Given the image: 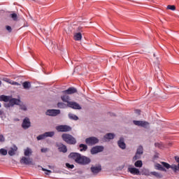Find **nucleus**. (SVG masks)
<instances>
[{"instance_id": "nucleus-21", "label": "nucleus", "mask_w": 179, "mask_h": 179, "mask_svg": "<svg viewBox=\"0 0 179 179\" xmlns=\"http://www.w3.org/2000/svg\"><path fill=\"white\" fill-rule=\"evenodd\" d=\"M150 175L151 176H154V177H156V178H163V174L159 173V172H156V171H152L150 172Z\"/></svg>"}, {"instance_id": "nucleus-48", "label": "nucleus", "mask_w": 179, "mask_h": 179, "mask_svg": "<svg viewBox=\"0 0 179 179\" xmlns=\"http://www.w3.org/2000/svg\"><path fill=\"white\" fill-rule=\"evenodd\" d=\"M2 85V81L0 80V86Z\"/></svg>"}, {"instance_id": "nucleus-33", "label": "nucleus", "mask_w": 179, "mask_h": 179, "mask_svg": "<svg viewBox=\"0 0 179 179\" xmlns=\"http://www.w3.org/2000/svg\"><path fill=\"white\" fill-rule=\"evenodd\" d=\"M141 159V155L136 152V155L133 157V162H136V160H139Z\"/></svg>"}, {"instance_id": "nucleus-44", "label": "nucleus", "mask_w": 179, "mask_h": 179, "mask_svg": "<svg viewBox=\"0 0 179 179\" xmlns=\"http://www.w3.org/2000/svg\"><path fill=\"white\" fill-rule=\"evenodd\" d=\"M43 171H47L48 173H52L50 170H47L44 168L42 169Z\"/></svg>"}, {"instance_id": "nucleus-18", "label": "nucleus", "mask_w": 179, "mask_h": 179, "mask_svg": "<svg viewBox=\"0 0 179 179\" xmlns=\"http://www.w3.org/2000/svg\"><path fill=\"white\" fill-rule=\"evenodd\" d=\"M117 145L119 148H120V149H122L123 150L127 148V144H125V142H124V140H122V139L117 141Z\"/></svg>"}, {"instance_id": "nucleus-39", "label": "nucleus", "mask_w": 179, "mask_h": 179, "mask_svg": "<svg viewBox=\"0 0 179 179\" xmlns=\"http://www.w3.org/2000/svg\"><path fill=\"white\" fill-rule=\"evenodd\" d=\"M3 82H6V83H10V82H11L12 80H10L9 78H3Z\"/></svg>"}, {"instance_id": "nucleus-4", "label": "nucleus", "mask_w": 179, "mask_h": 179, "mask_svg": "<svg viewBox=\"0 0 179 179\" xmlns=\"http://www.w3.org/2000/svg\"><path fill=\"white\" fill-rule=\"evenodd\" d=\"M55 135L54 131H47L43 134H41L36 137L37 141H42V139H45V138H52Z\"/></svg>"}, {"instance_id": "nucleus-30", "label": "nucleus", "mask_w": 179, "mask_h": 179, "mask_svg": "<svg viewBox=\"0 0 179 179\" xmlns=\"http://www.w3.org/2000/svg\"><path fill=\"white\" fill-rule=\"evenodd\" d=\"M134 166L135 167H142V166H143V163L142 162L141 160H138L134 163Z\"/></svg>"}, {"instance_id": "nucleus-37", "label": "nucleus", "mask_w": 179, "mask_h": 179, "mask_svg": "<svg viewBox=\"0 0 179 179\" xmlns=\"http://www.w3.org/2000/svg\"><path fill=\"white\" fill-rule=\"evenodd\" d=\"M10 85H13L14 86H19L20 84L16 81L11 80Z\"/></svg>"}, {"instance_id": "nucleus-34", "label": "nucleus", "mask_w": 179, "mask_h": 179, "mask_svg": "<svg viewBox=\"0 0 179 179\" xmlns=\"http://www.w3.org/2000/svg\"><path fill=\"white\" fill-rule=\"evenodd\" d=\"M167 9H169L170 10H176V6L174 5H168Z\"/></svg>"}, {"instance_id": "nucleus-13", "label": "nucleus", "mask_w": 179, "mask_h": 179, "mask_svg": "<svg viewBox=\"0 0 179 179\" xmlns=\"http://www.w3.org/2000/svg\"><path fill=\"white\" fill-rule=\"evenodd\" d=\"M133 122L134 125H137L138 127H143V128H145L146 125H149V123L148 122L134 120Z\"/></svg>"}, {"instance_id": "nucleus-16", "label": "nucleus", "mask_w": 179, "mask_h": 179, "mask_svg": "<svg viewBox=\"0 0 179 179\" xmlns=\"http://www.w3.org/2000/svg\"><path fill=\"white\" fill-rule=\"evenodd\" d=\"M58 150L60 152H62V153H66L68 152V148H66V145L60 143L58 145Z\"/></svg>"}, {"instance_id": "nucleus-23", "label": "nucleus", "mask_w": 179, "mask_h": 179, "mask_svg": "<svg viewBox=\"0 0 179 179\" xmlns=\"http://www.w3.org/2000/svg\"><path fill=\"white\" fill-rule=\"evenodd\" d=\"M74 40L76 41H80L82 40V34L80 32L74 34Z\"/></svg>"}, {"instance_id": "nucleus-5", "label": "nucleus", "mask_w": 179, "mask_h": 179, "mask_svg": "<svg viewBox=\"0 0 179 179\" xmlns=\"http://www.w3.org/2000/svg\"><path fill=\"white\" fill-rule=\"evenodd\" d=\"M57 132H70L72 131V127L68 125H59L56 127Z\"/></svg>"}, {"instance_id": "nucleus-38", "label": "nucleus", "mask_w": 179, "mask_h": 179, "mask_svg": "<svg viewBox=\"0 0 179 179\" xmlns=\"http://www.w3.org/2000/svg\"><path fill=\"white\" fill-rule=\"evenodd\" d=\"M6 29L7 31H8V33H12V27L9 25L6 27Z\"/></svg>"}, {"instance_id": "nucleus-36", "label": "nucleus", "mask_w": 179, "mask_h": 179, "mask_svg": "<svg viewBox=\"0 0 179 179\" xmlns=\"http://www.w3.org/2000/svg\"><path fill=\"white\" fill-rule=\"evenodd\" d=\"M11 17L13 20H17V13L11 14Z\"/></svg>"}, {"instance_id": "nucleus-29", "label": "nucleus", "mask_w": 179, "mask_h": 179, "mask_svg": "<svg viewBox=\"0 0 179 179\" xmlns=\"http://www.w3.org/2000/svg\"><path fill=\"white\" fill-rule=\"evenodd\" d=\"M137 155H143V147L142 145H140L136 150Z\"/></svg>"}, {"instance_id": "nucleus-25", "label": "nucleus", "mask_w": 179, "mask_h": 179, "mask_svg": "<svg viewBox=\"0 0 179 179\" xmlns=\"http://www.w3.org/2000/svg\"><path fill=\"white\" fill-rule=\"evenodd\" d=\"M10 101L9 96L5 95L0 96V101H5V103H8Z\"/></svg>"}, {"instance_id": "nucleus-6", "label": "nucleus", "mask_w": 179, "mask_h": 179, "mask_svg": "<svg viewBox=\"0 0 179 179\" xmlns=\"http://www.w3.org/2000/svg\"><path fill=\"white\" fill-rule=\"evenodd\" d=\"M59 114H61L59 109H48L46 111V115H49L50 117H57V115H59Z\"/></svg>"}, {"instance_id": "nucleus-1", "label": "nucleus", "mask_w": 179, "mask_h": 179, "mask_svg": "<svg viewBox=\"0 0 179 179\" xmlns=\"http://www.w3.org/2000/svg\"><path fill=\"white\" fill-rule=\"evenodd\" d=\"M69 157L70 159H73V160H75L76 163L80 164L81 166H86L90 164V163L92 162L90 158L86 156H82L78 152H71Z\"/></svg>"}, {"instance_id": "nucleus-43", "label": "nucleus", "mask_w": 179, "mask_h": 179, "mask_svg": "<svg viewBox=\"0 0 179 179\" xmlns=\"http://www.w3.org/2000/svg\"><path fill=\"white\" fill-rule=\"evenodd\" d=\"M4 106L8 108V107H12V105H10V103L9 102V103H8L7 105H4Z\"/></svg>"}, {"instance_id": "nucleus-31", "label": "nucleus", "mask_w": 179, "mask_h": 179, "mask_svg": "<svg viewBox=\"0 0 179 179\" xmlns=\"http://www.w3.org/2000/svg\"><path fill=\"white\" fill-rule=\"evenodd\" d=\"M0 155H1V156H6L8 155V150H6L5 148H1Z\"/></svg>"}, {"instance_id": "nucleus-22", "label": "nucleus", "mask_w": 179, "mask_h": 179, "mask_svg": "<svg viewBox=\"0 0 179 179\" xmlns=\"http://www.w3.org/2000/svg\"><path fill=\"white\" fill-rule=\"evenodd\" d=\"M32 153L33 151L29 148H27V149H25L24 152V156H27L28 157L31 156Z\"/></svg>"}, {"instance_id": "nucleus-28", "label": "nucleus", "mask_w": 179, "mask_h": 179, "mask_svg": "<svg viewBox=\"0 0 179 179\" xmlns=\"http://www.w3.org/2000/svg\"><path fill=\"white\" fill-rule=\"evenodd\" d=\"M57 107L58 108H66L68 107V105L65 104L63 102H58Z\"/></svg>"}, {"instance_id": "nucleus-42", "label": "nucleus", "mask_w": 179, "mask_h": 179, "mask_svg": "<svg viewBox=\"0 0 179 179\" xmlns=\"http://www.w3.org/2000/svg\"><path fill=\"white\" fill-rule=\"evenodd\" d=\"M135 113L138 114V115H141V110L139 109L135 110Z\"/></svg>"}, {"instance_id": "nucleus-11", "label": "nucleus", "mask_w": 179, "mask_h": 179, "mask_svg": "<svg viewBox=\"0 0 179 179\" xmlns=\"http://www.w3.org/2000/svg\"><path fill=\"white\" fill-rule=\"evenodd\" d=\"M20 162L21 164H25L27 166L29 164H33V161L30 158H27L26 157H22Z\"/></svg>"}, {"instance_id": "nucleus-8", "label": "nucleus", "mask_w": 179, "mask_h": 179, "mask_svg": "<svg viewBox=\"0 0 179 179\" xmlns=\"http://www.w3.org/2000/svg\"><path fill=\"white\" fill-rule=\"evenodd\" d=\"M67 106L68 107H70V108H73V110H82V107H80V105L75 101L69 102V104H67Z\"/></svg>"}, {"instance_id": "nucleus-7", "label": "nucleus", "mask_w": 179, "mask_h": 179, "mask_svg": "<svg viewBox=\"0 0 179 179\" xmlns=\"http://www.w3.org/2000/svg\"><path fill=\"white\" fill-rule=\"evenodd\" d=\"M103 150H104V147L101 146V145H96L95 147H93L90 152H91V155H96L97 153H100V152H103Z\"/></svg>"}, {"instance_id": "nucleus-27", "label": "nucleus", "mask_w": 179, "mask_h": 179, "mask_svg": "<svg viewBox=\"0 0 179 179\" xmlns=\"http://www.w3.org/2000/svg\"><path fill=\"white\" fill-rule=\"evenodd\" d=\"M79 148H80V152H86L87 150V145L85 144H80Z\"/></svg>"}, {"instance_id": "nucleus-15", "label": "nucleus", "mask_w": 179, "mask_h": 179, "mask_svg": "<svg viewBox=\"0 0 179 179\" xmlns=\"http://www.w3.org/2000/svg\"><path fill=\"white\" fill-rule=\"evenodd\" d=\"M62 93H66L67 94H73L75 93H78V90L75 87H69L68 90H64Z\"/></svg>"}, {"instance_id": "nucleus-3", "label": "nucleus", "mask_w": 179, "mask_h": 179, "mask_svg": "<svg viewBox=\"0 0 179 179\" xmlns=\"http://www.w3.org/2000/svg\"><path fill=\"white\" fill-rule=\"evenodd\" d=\"M99 142V138L94 136L87 138L85 139V143L88 145V146H94V145H97Z\"/></svg>"}, {"instance_id": "nucleus-45", "label": "nucleus", "mask_w": 179, "mask_h": 179, "mask_svg": "<svg viewBox=\"0 0 179 179\" xmlns=\"http://www.w3.org/2000/svg\"><path fill=\"white\" fill-rule=\"evenodd\" d=\"M155 145L157 148H159L160 146V144H159V143H155Z\"/></svg>"}, {"instance_id": "nucleus-10", "label": "nucleus", "mask_w": 179, "mask_h": 179, "mask_svg": "<svg viewBox=\"0 0 179 179\" xmlns=\"http://www.w3.org/2000/svg\"><path fill=\"white\" fill-rule=\"evenodd\" d=\"M90 171L94 174H99L101 171V165L98 164L96 166H92L90 168Z\"/></svg>"}, {"instance_id": "nucleus-17", "label": "nucleus", "mask_w": 179, "mask_h": 179, "mask_svg": "<svg viewBox=\"0 0 179 179\" xmlns=\"http://www.w3.org/2000/svg\"><path fill=\"white\" fill-rule=\"evenodd\" d=\"M16 152H17V147L14 145L13 148H11L8 151V155L10 156H15V155H16Z\"/></svg>"}, {"instance_id": "nucleus-14", "label": "nucleus", "mask_w": 179, "mask_h": 179, "mask_svg": "<svg viewBox=\"0 0 179 179\" xmlns=\"http://www.w3.org/2000/svg\"><path fill=\"white\" fill-rule=\"evenodd\" d=\"M127 171L134 176H139V174H141L139 169L136 168L129 167Z\"/></svg>"}, {"instance_id": "nucleus-26", "label": "nucleus", "mask_w": 179, "mask_h": 179, "mask_svg": "<svg viewBox=\"0 0 179 179\" xmlns=\"http://www.w3.org/2000/svg\"><path fill=\"white\" fill-rule=\"evenodd\" d=\"M69 118L70 120H73L74 121H78L79 117L76 115H73V113H69Z\"/></svg>"}, {"instance_id": "nucleus-32", "label": "nucleus", "mask_w": 179, "mask_h": 179, "mask_svg": "<svg viewBox=\"0 0 179 179\" xmlns=\"http://www.w3.org/2000/svg\"><path fill=\"white\" fill-rule=\"evenodd\" d=\"M66 167L69 169V170H72V169H75V165L66 163Z\"/></svg>"}, {"instance_id": "nucleus-47", "label": "nucleus", "mask_w": 179, "mask_h": 179, "mask_svg": "<svg viewBox=\"0 0 179 179\" xmlns=\"http://www.w3.org/2000/svg\"><path fill=\"white\" fill-rule=\"evenodd\" d=\"M3 114V110H0V115H2Z\"/></svg>"}, {"instance_id": "nucleus-49", "label": "nucleus", "mask_w": 179, "mask_h": 179, "mask_svg": "<svg viewBox=\"0 0 179 179\" xmlns=\"http://www.w3.org/2000/svg\"><path fill=\"white\" fill-rule=\"evenodd\" d=\"M33 1H36V0H33Z\"/></svg>"}, {"instance_id": "nucleus-46", "label": "nucleus", "mask_w": 179, "mask_h": 179, "mask_svg": "<svg viewBox=\"0 0 179 179\" xmlns=\"http://www.w3.org/2000/svg\"><path fill=\"white\" fill-rule=\"evenodd\" d=\"M45 174H46V176H49L50 174H51V173L46 171L45 172Z\"/></svg>"}, {"instance_id": "nucleus-40", "label": "nucleus", "mask_w": 179, "mask_h": 179, "mask_svg": "<svg viewBox=\"0 0 179 179\" xmlns=\"http://www.w3.org/2000/svg\"><path fill=\"white\" fill-rule=\"evenodd\" d=\"M0 142H5V137H3V135H0Z\"/></svg>"}, {"instance_id": "nucleus-9", "label": "nucleus", "mask_w": 179, "mask_h": 179, "mask_svg": "<svg viewBox=\"0 0 179 179\" xmlns=\"http://www.w3.org/2000/svg\"><path fill=\"white\" fill-rule=\"evenodd\" d=\"M30 127H31L30 119H29V117H25L23 120L22 127L23 128V129H29Z\"/></svg>"}, {"instance_id": "nucleus-35", "label": "nucleus", "mask_w": 179, "mask_h": 179, "mask_svg": "<svg viewBox=\"0 0 179 179\" xmlns=\"http://www.w3.org/2000/svg\"><path fill=\"white\" fill-rule=\"evenodd\" d=\"M20 110H22L23 111H27V107L26 105H20Z\"/></svg>"}, {"instance_id": "nucleus-12", "label": "nucleus", "mask_w": 179, "mask_h": 179, "mask_svg": "<svg viewBox=\"0 0 179 179\" xmlns=\"http://www.w3.org/2000/svg\"><path fill=\"white\" fill-rule=\"evenodd\" d=\"M60 98L64 103H67V104H69V103H71V97L69 96V95H68L67 93H63Z\"/></svg>"}, {"instance_id": "nucleus-20", "label": "nucleus", "mask_w": 179, "mask_h": 179, "mask_svg": "<svg viewBox=\"0 0 179 179\" xmlns=\"http://www.w3.org/2000/svg\"><path fill=\"white\" fill-rule=\"evenodd\" d=\"M115 136L114 135V134L113 133H108L106 134L104 136H103V139L105 141H107V140H110V139H114V137Z\"/></svg>"}, {"instance_id": "nucleus-19", "label": "nucleus", "mask_w": 179, "mask_h": 179, "mask_svg": "<svg viewBox=\"0 0 179 179\" xmlns=\"http://www.w3.org/2000/svg\"><path fill=\"white\" fill-rule=\"evenodd\" d=\"M9 103H10L11 107H13V106H14L15 104L18 105L19 103H20V99H17L13 98V99H11L9 101Z\"/></svg>"}, {"instance_id": "nucleus-24", "label": "nucleus", "mask_w": 179, "mask_h": 179, "mask_svg": "<svg viewBox=\"0 0 179 179\" xmlns=\"http://www.w3.org/2000/svg\"><path fill=\"white\" fill-rule=\"evenodd\" d=\"M22 86L24 89L29 90L30 87H31V83L29 81H25L22 83Z\"/></svg>"}, {"instance_id": "nucleus-41", "label": "nucleus", "mask_w": 179, "mask_h": 179, "mask_svg": "<svg viewBox=\"0 0 179 179\" xmlns=\"http://www.w3.org/2000/svg\"><path fill=\"white\" fill-rule=\"evenodd\" d=\"M48 149H47V148H41V150L42 153H45L48 152Z\"/></svg>"}, {"instance_id": "nucleus-2", "label": "nucleus", "mask_w": 179, "mask_h": 179, "mask_svg": "<svg viewBox=\"0 0 179 179\" xmlns=\"http://www.w3.org/2000/svg\"><path fill=\"white\" fill-rule=\"evenodd\" d=\"M62 138L68 145H76V138L69 134H63Z\"/></svg>"}]
</instances>
